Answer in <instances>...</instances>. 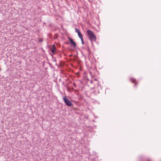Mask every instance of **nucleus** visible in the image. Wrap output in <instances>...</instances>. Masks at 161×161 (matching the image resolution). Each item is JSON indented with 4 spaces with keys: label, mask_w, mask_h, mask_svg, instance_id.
Listing matches in <instances>:
<instances>
[{
    "label": "nucleus",
    "mask_w": 161,
    "mask_h": 161,
    "mask_svg": "<svg viewBox=\"0 0 161 161\" xmlns=\"http://www.w3.org/2000/svg\"><path fill=\"white\" fill-rule=\"evenodd\" d=\"M87 33L89 39L92 42L96 41V37L93 32L90 30H87Z\"/></svg>",
    "instance_id": "nucleus-1"
},
{
    "label": "nucleus",
    "mask_w": 161,
    "mask_h": 161,
    "mask_svg": "<svg viewBox=\"0 0 161 161\" xmlns=\"http://www.w3.org/2000/svg\"><path fill=\"white\" fill-rule=\"evenodd\" d=\"M63 100L64 103L67 106L70 107L72 105V102L69 100L66 97H64Z\"/></svg>",
    "instance_id": "nucleus-2"
},
{
    "label": "nucleus",
    "mask_w": 161,
    "mask_h": 161,
    "mask_svg": "<svg viewBox=\"0 0 161 161\" xmlns=\"http://www.w3.org/2000/svg\"><path fill=\"white\" fill-rule=\"evenodd\" d=\"M69 40L71 43V45L73 46L74 47H75L77 45L76 43L74 42L73 40L71 38H69Z\"/></svg>",
    "instance_id": "nucleus-3"
},
{
    "label": "nucleus",
    "mask_w": 161,
    "mask_h": 161,
    "mask_svg": "<svg viewBox=\"0 0 161 161\" xmlns=\"http://www.w3.org/2000/svg\"><path fill=\"white\" fill-rule=\"evenodd\" d=\"M75 31L78 33L79 37L80 38L82 37V35L81 34L80 30L79 29L75 28Z\"/></svg>",
    "instance_id": "nucleus-4"
},
{
    "label": "nucleus",
    "mask_w": 161,
    "mask_h": 161,
    "mask_svg": "<svg viewBox=\"0 0 161 161\" xmlns=\"http://www.w3.org/2000/svg\"><path fill=\"white\" fill-rule=\"evenodd\" d=\"M53 48L51 49V51L52 53L54 54L55 53V51L56 50V47L54 45H53Z\"/></svg>",
    "instance_id": "nucleus-5"
},
{
    "label": "nucleus",
    "mask_w": 161,
    "mask_h": 161,
    "mask_svg": "<svg viewBox=\"0 0 161 161\" xmlns=\"http://www.w3.org/2000/svg\"><path fill=\"white\" fill-rule=\"evenodd\" d=\"M130 80L132 82L134 83H135V86L136 85V83L135 82V79L132 78H131L130 79Z\"/></svg>",
    "instance_id": "nucleus-6"
},
{
    "label": "nucleus",
    "mask_w": 161,
    "mask_h": 161,
    "mask_svg": "<svg viewBox=\"0 0 161 161\" xmlns=\"http://www.w3.org/2000/svg\"><path fill=\"white\" fill-rule=\"evenodd\" d=\"M80 38V39H81V41L82 43L83 44H84V42L83 40V37H81Z\"/></svg>",
    "instance_id": "nucleus-7"
},
{
    "label": "nucleus",
    "mask_w": 161,
    "mask_h": 161,
    "mask_svg": "<svg viewBox=\"0 0 161 161\" xmlns=\"http://www.w3.org/2000/svg\"><path fill=\"white\" fill-rule=\"evenodd\" d=\"M39 41L40 42H42V39L40 38L39 40Z\"/></svg>",
    "instance_id": "nucleus-8"
},
{
    "label": "nucleus",
    "mask_w": 161,
    "mask_h": 161,
    "mask_svg": "<svg viewBox=\"0 0 161 161\" xmlns=\"http://www.w3.org/2000/svg\"><path fill=\"white\" fill-rule=\"evenodd\" d=\"M147 161H152L150 159H148L147 160Z\"/></svg>",
    "instance_id": "nucleus-9"
},
{
    "label": "nucleus",
    "mask_w": 161,
    "mask_h": 161,
    "mask_svg": "<svg viewBox=\"0 0 161 161\" xmlns=\"http://www.w3.org/2000/svg\"><path fill=\"white\" fill-rule=\"evenodd\" d=\"M95 80H97V79H95Z\"/></svg>",
    "instance_id": "nucleus-10"
},
{
    "label": "nucleus",
    "mask_w": 161,
    "mask_h": 161,
    "mask_svg": "<svg viewBox=\"0 0 161 161\" xmlns=\"http://www.w3.org/2000/svg\"><path fill=\"white\" fill-rule=\"evenodd\" d=\"M88 50L89 51H90L89 49V48H88Z\"/></svg>",
    "instance_id": "nucleus-11"
}]
</instances>
